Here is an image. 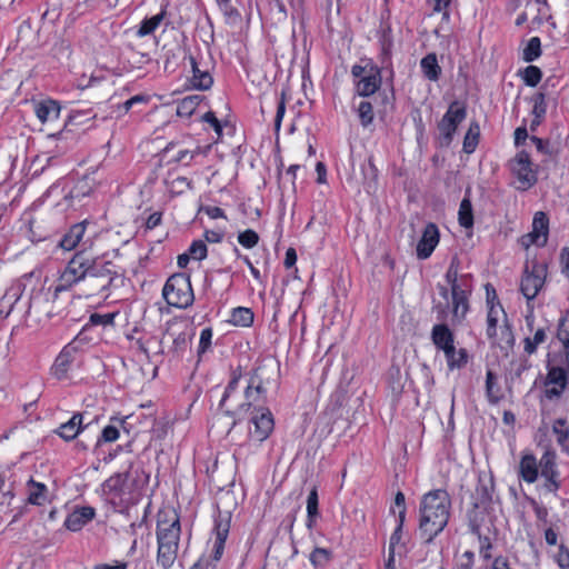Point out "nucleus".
<instances>
[{"instance_id": "obj_22", "label": "nucleus", "mask_w": 569, "mask_h": 569, "mask_svg": "<svg viewBox=\"0 0 569 569\" xmlns=\"http://www.w3.org/2000/svg\"><path fill=\"white\" fill-rule=\"evenodd\" d=\"M431 341L438 350L450 351L455 343V335L446 323H438L432 327Z\"/></svg>"}, {"instance_id": "obj_33", "label": "nucleus", "mask_w": 569, "mask_h": 569, "mask_svg": "<svg viewBox=\"0 0 569 569\" xmlns=\"http://www.w3.org/2000/svg\"><path fill=\"white\" fill-rule=\"evenodd\" d=\"M552 432L556 435L557 443L565 452H569V427L566 418H557L552 422Z\"/></svg>"}, {"instance_id": "obj_31", "label": "nucleus", "mask_w": 569, "mask_h": 569, "mask_svg": "<svg viewBox=\"0 0 569 569\" xmlns=\"http://www.w3.org/2000/svg\"><path fill=\"white\" fill-rule=\"evenodd\" d=\"M480 508L481 507H475V505H472V508L467 512L469 529L471 533L476 535L477 537L486 535L483 526L487 513L485 510H480Z\"/></svg>"}, {"instance_id": "obj_53", "label": "nucleus", "mask_w": 569, "mask_h": 569, "mask_svg": "<svg viewBox=\"0 0 569 569\" xmlns=\"http://www.w3.org/2000/svg\"><path fill=\"white\" fill-rule=\"evenodd\" d=\"M530 141L535 143L537 151L541 154L549 157H556L558 154V149L548 139L531 136Z\"/></svg>"}, {"instance_id": "obj_20", "label": "nucleus", "mask_w": 569, "mask_h": 569, "mask_svg": "<svg viewBox=\"0 0 569 569\" xmlns=\"http://www.w3.org/2000/svg\"><path fill=\"white\" fill-rule=\"evenodd\" d=\"M244 399L246 401L239 405L236 410L227 409L223 411L224 416L232 418L228 432H230L239 422V419H237L236 416L240 415L241 412L249 411L250 409L252 410L253 407H256V403H259L263 400L260 395L256 393L253 388L251 390L249 389V382L244 388Z\"/></svg>"}, {"instance_id": "obj_19", "label": "nucleus", "mask_w": 569, "mask_h": 569, "mask_svg": "<svg viewBox=\"0 0 569 569\" xmlns=\"http://www.w3.org/2000/svg\"><path fill=\"white\" fill-rule=\"evenodd\" d=\"M96 516L94 508L86 506L76 508L64 520V527L70 531L81 530Z\"/></svg>"}, {"instance_id": "obj_37", "label": "nucleus", "mask_w": 569, "mask_h": 569, "mask_svg": "<svg viewBox=\"0 0 569 569\" xmlns=\"http://www.w3.org/2000/svg\"><path fill=\"white\" fill-rule=\"evenodd\" d=\"M318 505H319L318 491H317V488L313 487L311 489V491L309 492L308 499H307V523H306V526L309 530H311L315 527L317 517L319 516Z\"/></svg>"}, {"instance_id": "obj_5", "label": "nucleus", "mask_w": 569, "mask_h": 569, "mask_svg": "<svg viewBox=\"0 0 569 569\" xmlns=\"http://www.w3.org/2000/svg\"><path fill=\"white\" fill-rule=\"evenodd\" d=\"M467 118V107L459 100L452 101L441 120L437 124L439 131L438 142L442 148H448L455 138V133L461 122Z\"/></svg>"}, {"instance_id": "obj_27", "label": "nucleus", "mask_w": 569, "mask_h": 569, "mask_svg": "<svg viewBox=\"0 0 569 569\" xmlns=\"http://www.w3.org/2000/svg\"><path fill=\"white\" fill-rule=\"evenodd\" d=\"M422 74L429 81L437 82L442 73L441 67L438 63L437 54L430 52L426 54L420 61Z\"/></svg>"}, {"instance_id": "obj_36", "label": "nucleus", "mask_w": 569, "mask_h": 569, "mask_svg": "<svg viewBox=\"0 0 569 569\" xmlns=\"http://www.w3.org/2000/svg\"><path fill=\"white\" fill-rule=\"evenodd\" d=\"M166 13H167V11H166V7H164L158 14H156L151 18L143 19L136 32L137 37L143 38V37H147L149 34L153 33L154 30L160 26V23L164 19Z\"/></svg>"}, {"instance_id": "obj_21", "label": "nucleus", "mask_w": 569, "mask_h": 569, "mask_svg": "<svg viewBox=\"0 0 569 569\" xmlns=\"http://www.w3.org/2000/svg\"><path fill=\"white\" fill-rule=\"evenodd\" d=\"M540 466L533 453H525L519 462V477L528 482L533 483L538 480Z\"/></svg>"}, {"instance_id": "obj_35", "label": "nucleus", "mask_w": 569, "mask_h": 569, "mask_svg": "<svg viewBox=\"0 0 569 569\" xmlns=\"http://www.w3.org/2000/svg\"><path fill=\"white\" fill-rule=\"evenodd\" d=\"M29 488L28 501L31 505L42 506L47 501V487L32 478L27 482Z\"/></svg>"}, {"instance_id": "obj_26", "label": "nucleus", "mask_w": 569, "mask_h": 569, "mask_svg": "<svg viewBox=\"0 0 569 569\" xmlns=\"http://www.w3.org/2000/svg\"><path fill=\"white\" fill-rule=\"evenodd\" d=\"M126 419L127 417H111V425H108L102 429L101 435L97 440V446H100L102 442L116 441L120 435L119 427H121L124 431H128L126 428Z\"/></svg>"}, {"instance_id": "obj_56", "label": "nucleus", "mask_w": 569, "mask_h": 569, "mask_svg": "<svg viewBox=\"0 0 569 569\" xmlns=\"http://www.w3.org/2000/svg\"><path fill=\"white\" fill-rule=\"evenodd\" d=\"M188 252L194 260H203L208 254L207 244L202 240H194L190 244Z\"/></svg>"}, {"instance_id": "obj_63", "label": "nucleus", "mask_w": 569, "mask_h": 569, "mask_svg": "<svg viewBox=\"0 0 569 569\" xmlns=\"http://www.w3.org/2000/svg\"><path fill=\"white\" fill-rule=\"evenodd\" d=\"M158 343L159 346L161 345V341L160 340H157L156 337H150L148 338L146 341H143L142 339H138L137 340V345H138V348L139 350L149 359L150 358V348L152 345H156Z\"/></svg>"}, {"instance_id": "obj_40", "label": "nucleus", "mask_w": 569, "mask_h": 569, "mask_svg": "<svg viewBox=\"0 0 569 569\" xmlns=\"http://www.w3.org/2000/svg\"><path fill=\"white\" fill-rule=\"evenodd\" d=\"M72 361V353L71 350L68 349V347L63 348L62 351L59 353V356L56 358V361L53 363V372L54 376L59 379H62Z\"/></svg>"}, {"instance_id": "obj_29", "label": "nucleus", "mask_w": 569, "mask_h": 569, "mask_svg": "<svg viewBox=\"0 0 569 569\" xmlns=\"http://www.w3.org/2000/svg\"><path fill=\"white\" fill-rule=\"evenodd\" d=\"M34 112L41 122L52 121L59 118L60 106L57 101L48 99L38 102L36 104Z\"/></svg>"}, {"instance_id": "obj_48", "label": "nucleus", "mask_w": 569, "mask_h": 569, "mask_svg": "<svg viewBox=\"0 0 569 569\" xmlns=\"http://www.w3.org/2000/svg\"><path fill=\"white\" fill-rule=\"evenodd\" d=\"M547 340V332L545 328H539L533 337H526L523 339V349L528 355H533L537 351L538 346L542 345Z\"/></svg>"}, {"instance_id": "obj_15", "label": "nucleus", "mask_w": 569, "mask_h": 569, "mask_svg": "<svg viewBox=\"0 0 569 569\" xmlns=\"http://www.w3.org/2000/svg\"><path fill=\"white\" fill-rule=\"evenodd\" d=\"M439 239L440 233L437 224L433 222L427 223L417 244V258L420 260L428 259L437 247Z\"/></svg>"}, {"instance_id": "obj_6", "label": "nucleus", "mask_w": 569, "mask_h": 569, "mask_svg": "<svg viewBox=\"0 0 569 569\" xmlns=\"http://www.w3.org/2000/svg\"><path fill=\"white\" fill-rule=\"evenodd\" d=\"M88 253L84 250L76 252L58 279L53 292L54 298L60 292L70 290L80 281H83L88 277Z\"/></svg>"}, {"instance_id": "obj_61", "label": "nucleus", "mask_w": 569, "mask_h": 569, "mask_svg": "<svg viewBox=\"0 0 569 569\" xmlns=\"http://www.w3.org/2000/svg\"><path fill=\"white\" fill-rule=\"evenodd\" d=\"M480 549L479 553L485 560H489L492 558L491 550H492V543L490 541V538L487 535L478 536Z\"/></svg>"}, {"instance_id": "obj_18", "label": "nucleus", "mask_w": 569, "mask_h": 569, "mask_svg": "<svg viewBox=\"0 0 569 569\" xmlns=\"http://www.w3.org/2000/svg\"><path fill=\"white\" fill-rule=\"evenodd\" d=\"M132 468V462H130L129 468L124 472H118L109 477L102 483V491L107 495H112L114 497L121 498L123 495L130 492L129 488V476L130 469Z\"/></svg>"}, {"instance_id": "obj_17", "label": "nucleus", "mask_w": 569, "mask_h": 569, "mask_svg": "<svg viewBox=\"0 0 569 569\" xmlns=\"http://www.w3.org/2000/svg\"><path fill=\"white\" fill-rule=\"evenodd\" d=\"M495 481L493 477L480 475L476 487L473 502L475 507H482L486 509L493 500Z\"/></svg>"}, {"instance_id": "obj_39", "label": "nucleus", "mask_w": 569, "mask_h": 569, "mask_svg": "<svg viewBox=\"0 0 569 569\" xmlns=\"http://www.w3.org/2000/svg\"><path fill=\"white\" fill-rule=\"evenodd\" d=\"M499 310L503 312L502 306L497 302V305H491L487 315V337L492 340V343L496 345L497 338V323H498V313Z\"/></svg>"}, {"instance_id": "obj_59", "label": "nucleus", "mask_w": 569, "mask_h": 569, "mask_svg": "<svg viewBox=\"0 0 569 569\" xmlns=\"http://www.w3.org/2000/svg\"><path fill=\"white\" fill-rule=\"evenodd\" d=\"M114 318H116V313H104V315H101V313H91L90 315V318H89V322L92 325V326H111L113 325L114 322Z\"/></svg>"}, {"instance_id": "obj_24", "label": "nucleus", "mask_w": 569, "mask_h": 569, "mask_svg": "<svg viewBox=\"0 0 569 569\" xmlns=\"http://www.w3.org/2000/svg\"><path fill=\"white\" fill-rule=\"evenodd\" d=\"M189 60L192 69V87L198 90L210 89L213 84V78L210 72L208 70H201L194 57L189 56Z\"/></svg>"}, {"instance_id": "obj_7", "label": "nucleus", "mask_w": 569, "mask_h": 569, "mask_svg": "<svg viewBox=\"0 0 569 569\" xmlns=\"http://www.w3.org/2000/svg\"><path fill=\"white\" fill-rule=\"evenodd\" d=\"M509 169L518 181L517 189L526 191L538 181V169L526 150H520L509 161Z\"/></svg>"}, {"instance_id": "obj_47", "label": "nucleus", "mask_w": 569, "mask_h": 569, "mask_svg": "<svg viewBox=\"0 0 569 569\" xmlns=\"http://www.w3.org/2000/svg\"><path fill=\"white\" fill-rule=\"evenodd\" d=\"M458 220L461 227L471 228L473 226V212L470 199L463 198L460 202Z\"/></svg>"}, {"instance_id": "obj_51", "label": "nucleus", "mask_w": 569, "mask_h": 569, "mask_svg": "<svg viewBox=\"0 0 569 569\" xmlns=\"http://www.w3.org/2000/svg\"><path fill=\"white\" fill-rule=\"evenodd\" d=\"M405 520H406L405 512L399 511L398 518H397V522H398L397 527L390 537L389 550L396 551L398 548L399 552H400L401 549H403V546H400V542H401V538H402V528H403Z\"/></svg>"}, {"instance_id": "obj_43", "label": "nucleus", "mask_w": 569, "mask_h": 569, "mask_svg": "<svg viewBox=\"0 0 569 569\" xmlns=\"http://www.w3.org/2000/svg\"><path fill=\"white\" fill-rule=\"evenodd\" d=\"M254 315L250 308L237 307L231 312L230 322L234 326L249 327L253 323Z\"/></svg>"}, {"instance_id": "obj_34", "label": "nucleus", "mask_w": 569, "mask_h": 569, "mask_svg": "<svg viewBox=\"0 0 569 569\" xmlns=\"http://www.w3.org/2000/svg\"><path fill=\"white\" fill-rule=\"evenodd\" d=\"M203 96L200 94H191L182 98L177 106V114L179 117H191L200 102L203 100Z\"/></svg>"}, {"instance_id": "obj_57", "label": "nucleus", "mask_w": 569, "mask_h": 569, "mask_svg": "<svg viewBox=\"0 0 569 569\" xmlns=\"http://www.w3.org/2000/svg\"><path fill=\"white\" fill-rule=\"evenodd\" d=\"M458 271H459V260L457 257H455V258H452V260L446 271V274H445L446 282L449 286H451L462 279V274H459Z\"/></svg>"}, {"instance_id": "obj_44", "label": "nucleus", "mask_w": 569, "mask_h": 569, "mask_svg": "<svg viewBox=\"0 0 569 569\" xmlns=\"http://www.w3.org/2000/svg\"><path fill=\"white\" fill-rule=\"evenodd\" d=\"M480 137V127L477 121H472L463 139V151L466 153H472L478 143Z\"/></svg>"}, {"instance_id": "obj_32", "label": "nucleus", "mask_w": 569, "mask_h": 569, "mask_svg": "<svg viewBox=\"0 0 569 569\" xmlns=\"http://www.w3.org/2000/svg\"><path fill=\"white\" fill-rule=\"evenodd\" d=\"M380 43H381V53H380L381 67L380 68L387 69L389 71V77H388L387 81L390 82L391 92L393 93L392 81H393V77H395V71H393L392 62H391L392 40L385 36L381 39Z\"/></svg>"}, {"instance_id": "obj_10", "label": "nucleus", "mask_w": 569, "mask_h": 569, "mask_svg": "<svg viewBox=\"0 0 569 569\" xmlns=\"http://www.w3.org/2000/svg\"><path fill=\"white\" fill-rule=\"evenodd\" d=\"M88 277L106 280L100 286V291H109L111 287H117V280L121 278L119 271L111 261H104L98 257L88 256Z\"/></svg>"}, {"instance_id": "obj_1", "label": "nucleus", "mask_w": 569, "mask_h": 569, "mask_svg": "<svg viewBox=\"0 0 569 569\" xmlns=\"http://www.w3.org/2000/svg\"><path fill=\"white\" fill-rule=\"evenodd\" d=\"M451 507V497L445 489H433L421 497L419 532L427 543L432 542L447 527Z\"/></svg>"}, {"instance_id": "obj_62", "label": "nucleus", "mask_w": 569, "mask_h": 569, "mask_svg": "<svg viewBox=\"0 0 569 569\" xmlns=\"http://www.w3.org/2000/svg\"><path fill=\"white\" fill-rule=\"evenodd\" d=\"M555 559L561 569H569V549L565 545L559 546Z\"/></svg>"}, {"instance_id": "obj_13", "label": "nucleus", "mask_w": 569, "mask_h": 569, "mask_svg": "<svg viewBox=\"0 0 569 569\" xmlns=\"http://www.w3.org/2000/svg\"><path fill=\"white\" fill-rule=\"evenodd\" d=\"M539 466L540 475L545 479V489L556 493L561 487L556 452L553 450H546L539 460Z\"/></svg>"}, {"instance_id": "obj_2", "label": "nucleus", "mask_w": 569, "mask_h": 569, "mask_svg": "<svg viewBox=\"0 0 569 569\" xmlns=\"http://www.w3.org/2000/svg\"><path fill=\"white\" fill-rule=\"evenodd\" d=\"M163 516L164 518L159 515L157 523V563L162 569H170L177 559L181 527L176 512H172L171 517L167 513Z\"/></svg>"}, {"instance_id": "obj_52", "label": "nucleus", "mask_w": 569, "mask_h": 569, "mask_svg": "<svg viewBox=\"0 0 569 569\" xmlns=\"http://www.w3.org/2000/svg\"><path fill=\"white\" fill-rule=\"evenodd\" d=\"M523 82L528 87H536L542 78V71L537 66H528L523 70H520Z\"/></svg>"}, {"instance_id": "obj_11", "label": "nucleus", "mask_w": 569, "mask_h": 569, "mask_svg": "<svg viewBox=\"0 0 569 569\" xmlns=\"http://www.w3.org/2000/svg\"><path fill=\"white\" fill-rule=\"evenodd\" d=\"M546 266L532 263L531 270L526 266L520 282V291L526 297L528 306L541 290L546 279Z\"/></svg>"}, {"instance_id": "obj_30", "label": "nucleus", "mask_w": 569, "mask_h": 569, "mask_svg": "<svg viewBox=\"0 0 569 569\" xmlns=\"http://www.w3.org/2000/svg\"><path fill=\"white\" fill-rule=\"evenodd\" d=\"M443 353L447 360L448 369L450 371L461 369L468 363L469 353L467 349L460 348L457 350L455 343L450 347V351L447 350Z\"/></svg>"}, {"instance_id": "obj_55", "label": "nucleus", "mask_w": 569, "mask_h": 569, "mask_svg": "<svg viewBox=\"0 0 569 569\" xmlns=\"http://www.w3.org/2000/svg\"><path fill=\"white\" fill-rule=\"evenodd\" d=\"M238 241L242 247L251 249L258 244L259 236L254 230L247 229L238 234Z\"/></svg>"}, {"instance_id": "obj_4", "label": "nucleus", "mask_w": 569, "mask_h": 569, "mask_svg": "<svg viewBox=\"0 0 569 569\" xmlns=\"http://www.w3.org/2000/svg\"><path fill=\"white\" fill-rule=\"evenodd\" d=\"M162 296L172 307L187 309L192 306L194 295L190 277L186 273H174L169 277L163 286Z\"/></svg>"}, {"instance_id": "obj_16", "label": "nucleus", "mask_w": 569, "mask_h": 569, "mask_svg": "<svg viewBox=\"0 0 569 569\" xmlns=\"http://www.w3.org/2000/svg\"><path fill=\"white\" fill-rule=\"evenodd\" d=\"M230 530V515L226 513L219 515L214 519V528L213 531L216 533V540L213 546L212 558L214 561H219L223 555L224 543L228 538Z\"/></svg>"}, {"instance_id": "obj_46", "label": "nucleus", "mask_w": 569, "mask_h": 569, "mask_svg": "<svg viewBox=\"0 0 569 569\" xmlns=\"http://www.w3.org/2000/svg\"><path fill=\"white\" fill-rule=\"evenodd\" d=\"M242 378L241 367H237L231 370L230 380L224 389L222 398L219 402V409H223L226 407V402L228 398L237 390L240 379Z\"/></svg>"}, {"instance_id": "obj_3", "label": "nucleus", "mask_w": 569, "mask_h": 569, "mask_svg": "<svg viewBox=\"0 0 569 569\" xmlns=\"http://www.w3.org/2000/svg\"><path fill=\"white\" fill-rule=\"evenodd\" d=\"M351 76L355 79V92L359 97H371L381 88L382 68L369 58H363L360 64L352 66Z\"/></svg>"}, {"instance_id": "obj_64", "label": "nucleus", "mask_w": 569, "mask_h": 569, "mask_svg": "<svg viewBox=\"0 0 569 569\" xmlns=\"http://www.w3.org/2000/svg\"><path fill=\"white\" fill-rule=\"evenodd\" d=\"M475 562V553L472 551H465L457 563L456 569H472Z\"/></svg>"}, {"instance_id": "obj_42", "label": "nucleus", "mask_w": 569, "mask_h": 569, "mask_svg": "<svg viewBox=\"0 0 569 569\" xmlns=\"http://www.w3.org/2000/svg\"><path fill=\"white\" fill-rule=\"evenodd\" d=\"M356 112L358 114L360 124L363 128L372 124L375 119L373 106L368 100H361L357 106H355Z\"/></svg>"}, {"instance_id": "obj_41", "label": "nucleus", "mask_w": 569, "mask_h": 569, "mask_svg": "<svg viewBox=\"0 0 569 569\" xmlns=\"http://www.w3.org/2000/svg\"><path fill=\"white\" fill-rule=\"evenodd\" d=\"M263 369L264 367L262 366L256 367L250 371L248 379L249 389L251 390L253 388L256 390V393L260 395L262 399H264L267 392V389L264 387L266 380L262 376Z\"/></svg>"}, {"instance_id": "obj_38", "label": "nucleus", "mask_w": 569, "mask_h": 569, "mask_svg": "<svg viewBox=\"0 0 569 569\" xmlns=\"http://www.w3.org/2000/svg\"><path fill=\"white\" fill-rule=\"evenodd\" d=\"M486 396L492 405L498 403L502 398L500 387L497 383V377L491 370H487L486 373Z\"/></svg>"}, {"instance_id": "obj_25", "label": "nucleus", "mask_w": 569, "mask_h": 569, "mask_svg": "<svg viewBox=\"0 0 569 569\" xmlns=\"http://www.w3.org/2000/svg\"><path fill=\"white\" fill-rule=\"evenodd\" d=\"M87 224L86 222H78L70 227L67 233L61 238L59 246L63 250L74 249L84 236Z\"/></svg>"}, {"instance_id": "obj_12", "label": "nucleus", "mask_w": 569, "mask_h": 569, "mask_svg": "<svg viewBox=\"0 0 569 569\" xmlns=\"http://www.w3.org/2000/svg\"><path fill=\"white\" fill-rule=\"evenodd\" d=\"M547 370L543 397L548 400H558L569 386V375L560 366L548 365Z\"/></svg>"}, {"instance_id": "obj_60", "label": "nucleus", "mask_w": 569, "mask_h": 569, "mask_svg": "<svg viewBox=\"0 0 569 569\" xmlns=\"http://www.w3.org/2000/svg\"><path fill=\"white\" fill-rule=\"evenodd\" d=\"M212 329L204 328L200 333L198 355L204 353L211 346Z\"/></svg>"}, {"instance_id": "obj_45", "label": "nucleus", "mask_w": 569, "mask_h": 569, "mask_svg": "<svg viewBox=\"0 0 569 569\" xmlns=\"http://www.w3.org/2000/svg\"><path fill=\"white\" fill-rule=\"evenodd\" d=\"M332 558V551L321 547H316L309 556V560L315 568H325L330 563Z\"/></svg>"}, {"instance_id": "obj_28", "label": "nucleus", "mask_w": 569, "mask_h": 569, "mask_svg": "<svg viewBox=\"0 0 569 569\" xmlns=\"http://www.w3.org/2000/svg\"><path fill=\"white\" fill-rule=\"evenodd\" d=\"M83 415L74 413L69 421L62 423L58 429V435L64 440H73L83 429Z\"/></svg>"}, {"instance_id": "obj_8", "label": "nucleus", "mask_w": 569, "mask_h": 569, "mask_svg": "<svg viewBox=\"0 0 569 569\" xmlns=\"http://www.w3.org/2000/svg\"><path fill=\"white\" fill-rule=\"evenodd\" d=\"M472 292V276L462 274V279L450 286L453 318L461 320L469 311V297Z\"/></svg>"}, {"instance_id": "obj_58", "label": "nucleus", "mask_w": 569, "mask_h": 569, "mask_svg": "<svg viewBox=\"0 0 569 569\" xmlns=\"http://www.w3.org/2000/svg\"><path fill=\"white\" fill-rule=\"evenodd\" d=\"M188 345H189V338H188L187 333L181 332V333H179V335L173 339V343H172L171 352H172L176 357H181V356L183 355V352L187 350Z\"/></svg>"}, {"instance_id": "obj_14", "label": "nucleus", "mask_w": 569, "mask_h": 569, "mask_svg": "<svg viewBox=\"0 0 569 569\" xmlns=\"http://www.w3.org/2000/svg\"><path fill=\"white\" fill-rule=\"evenodd\" d=\"M549 232V218L543 211H538L533 216L532 231L521 238L522 244L529 247L536 244L538 247L546 246Z\"/></svg>"}, {"instance_id": "obj_54", "label": "nucleus", "mask_w": 569, "mask_h": 569, "mask_svg": "<svg viewBox=\"0 0 569 569\" xmlns=\"http://www.w3.org/2000/svg\"><path fill=\"white\" fill-rule=\"evenodd\" d=\"M546 93L543 91H538L532 97V114L536 118H545L547 113V102H546Z\"/></svg>"}, {"instance_id": "obj_50", "label": "nucleus", "mask_w": 569, "mask_h": 569, "mask_svg": "<svg viewBox=\"0 0 569 569\" xmlns=\"http://www.w3.org/2000/svg\"><path fill=\"white\" fill-rule=\"evenodd\" d=\"M557 338L563 348L569 347V308L559 318Z\"/></svg>"}, {"instance_id": "obj_9", "label": "nucleus", "mask_w": 569, "mask_h": 569, "mask_svg": "<svg viewBox=\"0 0 569 569\" xmlns=\"http://www.w3.org/2000/svg\"><path fill=\"white\" fill-rule=\"evenodd\" d=\"M249 422L253 429L249 428V439L256 442H263L273 431L274 421L271 411L266 407H253L250 412Z\"/></svg>"}, {"instance_id": "obj_49", "label": "nucleus", "mask_w": 569, "mask_h": 569, "mask_svg": "<svg viewBox=\"0 0 569 569\" xmlns=\"http://www.w3.org/2000/svg\"><path fill=\"white\" fill-rule=\"evenodd\" d=\"M541 56V41L539 37H532L522 52L526 62H532Z\"/></svg>"}, {"instance_id": "obj_23", "label": "nucleus", "mask_w": 569, "mask_h": 569, "mask_svg": "<svg viewBox=\"0 0 569 569\" xmlns=\"http://www.w3.org/2000/svg\"><path fill=\"white\" fill-rule=\"evenodd\" d=\"M186 53L187 49L177 41L164 44L162 47L164 71L173 72L178 67L179 59Z\"/></svg>"}]
</instances>
